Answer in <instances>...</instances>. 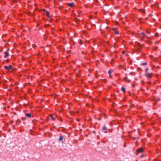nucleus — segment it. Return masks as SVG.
Masks as SVG:
<instances>
[{
    "instance_id": "nucleus-20",
    "label": "nucleus",
    "mask_w": 161,
    "mask_h": 161,
    "mask_svg": "<svg viewBox=\"0 0 161 161\" xmlns=\"http://www.w3.org/2000/svg\"><path fill=\"white\" fill-rule=\"evenodd\" d=\"M42 10L45 12H47L46 10L44 9H42Z\"/></svg>"
},
{
    "instance_id": "nucleus-10",
    "label": "nucleus",
    "mask_w": 161,
    "mask_h": 161,
    "mask_svg": "<svg viewBox=\"0 0 161 161\" xmlns=\"http://www.w3.org/2000/svg\"><path fill=\"white\" fill-rule=\"evenodd\" d=\"M113 72V70H112L110 69L108 71V74L111 77V74Z\"/></svg>"
},
{
    "instance_id": "nucleus-13",
    "label": "nucleus",
    "mask_w": 161,
    "mask_h": 161,
    "mask_svg": "<svg viewBox=\"0 0 161 161\" xmlns=\"http://www.w3.org/2000/svg\"><path fill=\"white\" fill-rule=\"evenodd\" d=\"M49 115L51 117V118L53 120H54L55 119V118L53 117V114H50Z\"/></svg>"
},
{
    "instance_id": "nucleus-3",
    "label": "nucleus",
    "mask_w": 161,
    "mask_h": 161,
    "mask_svg": "<svg viewBox=\"0 0 161 161\" xmlns=\"http://www.w3.org/2000/svg\"><path fill=\"white\" fill-rule=\"evenodd\" d=\"M4 53L5 55L4 57L5 58H7L9 56V53H8V51H5L4 52Z\"/></svg>"
},
{
    "instance_id": "nucleus-12",
    "label": "nucleus",
    "mask_w": 161,
    "mask_h": 161,
    "mask_svg": "<svg viewBox=\"0 0 161 161\" xmlns=\"http://www.w3.org/2000/svg\"><path fill=\"white\" fill-rule=\"evenodd\" d=\"M107 129V128L106 126H104L102 130L103 131L105 130H106Z\"/></svg>"
},
{
    "instance_id": "nucleus-16",
    "label": "nucleus",
    "mask_w": 161,
    "mask_h": 161,
    "mask_svg": "<svg viewBox=\"0 0 161 161\" xmlns=\"http://www.w3.org/2000/svg\"><path fill=\"white\" fill-rule=\"evenodd\" d=\"M46 15L48 17H49V12H48V11H47L46 12Z\"/></svg>"
},
{
    "instance_id": "nucleus-17",
    "label": "nucleus",
    "mask_w": 161,
    "mask_h": 161,
    "mask_svg": "<svg viewBox=\"0 0 161 161\" xmlns=\"http://www.w3.org/2000/svg\"><path fill=\"white\" fill-rule=\"evenodd\" d=\"M142 65H144V66H145L146 65H147V63H146V62H144V63H143L142 64Z\"/></svg>"
},
{
    "instance_id": "nucleus-6",
    "label": "nucleus",
    "mask_w": 161,
    "mask_h": 161,
    "mask_svg": "<svg viewBox=\"0 0 161 161\" xmlns=\"http://www.w3.org/2000/svg\"><path fill=\"white\" fill-rule=\"evenodd\" d=\"M63 138H64L63 136H60V137L59 139V141H61L62 142H63L62 141L63 139Z\"/></svg>"
},
{
    "instance_id": "nucleus-26",
    "label": "nucleus",
    "mask_w": 161,
    "mask_h": 161,
    "mask_svg": "<svg viewBox=\"0 0 161 161\" xmlns=\"http://www.w3.org/2000/svg\"><path fill=\"white\" fill-rule=\"evenodd\" d=\"M132 86L133 87H134V86L133 85H132Z\"/></svg>"
},
{
    "instance_id": "nucleus-2",
    "label": "nucleus",
    "mask_w": 161,
    "mask_h": 161,
    "mask_svg": "<svg viewBox=\"0 0 161 161\" xmlns=\"http://www.w3.org/2000/svg\"><path fill=\"white\" fill-rule=\"evenodd\" d=\"M143 151V149L142 148H138L136 150L137 152L138 153H140L141 152H142Z\"/></svg>"
},
{
    "instance_id": "nucleus-1",
    "label": "nucleus",
    "mask_w": 161,
    "mask_h": 161,
    "mask_svg": "<svg viewBox=\"0 0 161 161\" xmlns=\"http://www.w3.org/2000/svg\"><path fill=\"white\" fill-rule=\"evenodd\" d=\"M5 69L7 70H9L13 68V67L11 65H9V66H4Z\"/></svg>"
},
{
    "instance_id": "nucleus-14",
    "label": "nucleus",
    "mask_w": 161,
    "mask_h": 161,
    "mask_svg": "<svg viewBox=\"0 0 161 161\" xmlns=\"http://www.w3.org/2000/svg\"><path fill=\"white\" fill-rule=\"evenodd\" d=\"M124 80H125V81H127V82H130V80H128V79H127V77H125V78H124Z\"/></svg>"
},
{
    "instance_id": "nucleus-5",
    "label": "nucleus",
    "mask_w": 161,
    "mask_h": 161,
    "mask_svg": "<svg viewBox=\"0 0 161 161\" xmlns=\"http://www.w3.org/2000/svg\"><path fill=\"white\" fill-rule=\"evenodd\" d=\"M145 75L147 77L149 78H151V75L150 74L147 73L145 74Z\"/></svg>"
},
{
    "instance_id": "nucleus-23",
    "label": "nucleus",
    "mask_w": 161,
    "mask_h": 161,
    "mask_svg": "<svg viewBox=\"0 0 161 161\" xmlns=\"http://www.w3.org/2000/svg\"><path fill=\"white\" fill-rule=\"evenodd\" d=\"M49 26V25L48 24H47L46 25H45V27H47V26Z\"/></svg>"
},
{
    "instance_id": "nucleus-25",
    "label": "nucleus",
    "mask_w": 161,
    "mask_h": 161,
    "mask_svg": "<svg viewBox=\"0 0 161 161\" xmlns=\"http://www.w3.org/2000/svg\"><path fill=\"white\" fill-rule=\"evenodd\" d=\"M147 33H149V32H148V31H147Z\"/></svg>"
},
{
    "instance_id": "nucleus-19",
    "label": "nucleus",
    "mask_w": 161,
    "mask_h": 161,
    "mask_svg": "<svg viewBox=\"0 0 161 161\" xmlns=\"http://www.w3.org/2000/svg\"><path fill=\"white\" fill-rule=\"evenodd\" d=\"M139 138V137H133V138L134 139H138Z\"/></svg>"
},
{
    "instance_id": "nucleus-7",
    "label": "nucleus",
    "mask_w": 161,
    "mask_h": 161,
    "mask_svg": "<svg viewBox=\"0 0 161 161\" xmlns=\"http://www.w3.org/2000/svg\"><path fill=\"white\" fill-rule=\"evenodd\" d=\"M141 35H142V36H145V37H146L147 38H148V37L147 36L145 33H143V32H142L140 34V36H141ZM140 37H142L141 36H140Z\"/></svg>"
},
{
    "instance_id": "nucleus-18",
    "label": "nucleus",
    "mask_w": 161,
    "mask_h": 161,
    "mask_svg": "<svg viewBox=\"0 0 161 161\" xmlns=\"http://www.w3.org/2000/svg\"><path fill=\"white\" fill-rule=\"evenodd\" d=\"M148 70V68H147L146 69H145V74L147 73V71Z\"/></svg>"
},
{
    "instance_id": "nucleus-11",
    "label": "nucleus",
    "mask_w": 161,
    "mask_h": 161,
    "mask_svg": "<svg viewBox=\"0 0 161 161\" xmlns=\"http://www.w3.org/2000/svg\"><path fill=\"white\" fill-rule=\"evenodd\" d=\"M121 89L124 92H125V88L123 87H121Z\"/></svg>"
},
{
    "instance_id": "nucleus-4",
    "label": "nucleus",
    "mask_w": 161,
    "mask_h": 161,
    "mask_svg": "<svg viewBox=\"0 0 161 161\" xmlns=\"http://www.w3.org/2000/svg\"><path fill=\"white\" fill-rule=\"evenodd\" d=\"M69 6L72 7L74 5V3H67L66 4Z\"/></svg>"
},
{
    "instance_id": "nucleus-22",
    "label": "nucleus",
    "mask_w": 161,
    "mask_h": 161,
    "mask_svg": "<svg viewBox=\"0 0 161 161\" xmlns=\"http://www.w3.org/2000/svg\"><path fill=\"white\" fill-rule=\"evenodd\" d=\"M158 33H156L155 34V36H158Z\"/></svg>"
},
{
    "instance_id": "nucleus-27",
    "label": "nucleus",
    "mask_w": 161,
    "mask_h": 161,
    "mask_svg": "<svg viewBox=\"0 0 161 161\" xmlns=\"http://www.w3.org/2000/svg\"><path fill=\"white\" fill-rule=\"evenodd\" d=\"M124 147H125V144H124Z\"/></svg>"
},
{
    "instance_id": "nucleus-9",
    "label": "nucleus",
    "mask_w": 161,
    "mask_h": 161,
    "mask_svg": "<svg viewBox=\"0 0 161 161\" xmlns=\"http://www.w3.org/2000/svg\"><path fill=\"white\" fill-rule=\"evenodd\" d=\"M112 29L114 31L115 34H117L118 33V32L116 30L115 28H113Z\"/></svg>"
},
{
    "instance_id": "nucleus-21",
    "label": "nucleus",
    "mask_w": 161,
    "mask_h": 161,
    "mask_svg": "<svg viewBox=\"0 0 161 161\" xmlns=\"http://www.w3.org/2000/svg\"><path fill=\"white\" fill-rule=\"evenodd\" d=\"M60 121H62V119L61 118V117H60V119H58Z\"/></svg>"
},
{
    "instance_id": "nucleus-15",
    "label": "nucleus",
    "mask_w": 161,
    "mask_h": 161,
    "mask_svg": "<svg viewBox=\"0 0 161 161\" xmlns=\"http://www.w3.org/2000/svg\"><path fill=\"white\" fill-rule=\"evenodd\" d=\"M140 11L142 12V13H145V10L143 9H141L139 10Z\"/></svg>"
},
{
    "instance_id": "nucleus-8",
    "label": "nucleus",
    "mask_w": 161,
    "mask_h": 161,
    "mask_svg": "<svg viewBox=\"0 0 161 161\" xmlns=\"http://www.w3.org/2000/svg\"><path fill=\"white\" fill-rule=\"evenodd\" d=\"M25 115L28 118H31V115L30 114L27 113L25 114Z\"/></svg>"
},
{
    "instance_id": "nucleus-24",
    "label": "nucleus",
    "mask_w": 161,
    "mask_h": 161,
    "mask_svg": "<svg viewBox=\"0 0 161 161\" xmlns=\"http://www.w3.org/2000/svg\"><path fill=\"white\" fill-rule=\"evenodd\" d=\"M143 155H141V156H140V157H141V158H142V157H143Z\"/></svg>"
}]
</instances>
